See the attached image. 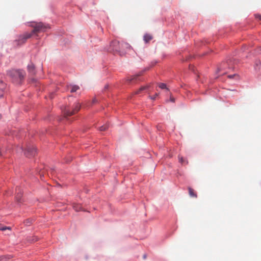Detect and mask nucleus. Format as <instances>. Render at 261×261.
<instances>
[{
    "instance_id": "9",
    "label": "nucleus",
    "mask_w": 261,
    "mask_h": 261,
    "mask_svg": "<svg viewBox=\"0 0 261 261\" xmlns=\"http://www.w3.org/2000/svg\"><path fill=\"white\" fill-rule=\"evenodd\" d=\"M28 69L29 72L31 74H35V67L33 63H30L28 65Z\"/></svg>"
},
{
    "instance_id": "10",
    "label": "nucleus",
    "mask_w": 261,
    "mask_h": 261,
    "mask_svg": "<svg viewBox=\"0 0 261 261\" xmlns=\"http://www.w3.org/2000/svg\"><path fill=\"white\" fill-rule=\"evenodd\" d=\"M152 38L153 37L152 35L149 34H146L144 35L143 37V39L145 43L149 42L150 40L152 39Z\"/></svg>"
},
{
    "instance_id": "1",
    "label": "nucleus",
    "mask_w": 261,
    "mask_h": 261,
    "mask_svg": "<svg viewBox=\"0 0 261 261\" xmlns=\"http://www.w3.org/2000/svg\"><path fill=\"white\" fill-rule=\"evenodd\" d=\"M130 47L131 46L127 43L121 42L120 43L117 40H114L110 44L109 51L123 56L125 54L126 51L129 49Z\"/></svg>"
},
{
    "instance_id": "5",
    "label": "nucleus",
    "mask_w": 261,
    "mask_h": 261,
    "mask_svg": "<svg viewBox=\"0 0 261 261\" xmlns=\"http://www.w3.org/2000/svg\"><path fill=\"white\" fill-rule=\"evenodd\" d=\"M10 75L15 79L20 81L23 79L24 73L20 70H13L11 72Z\"/></svg>"
},
{
    "instance_id": "25",
    "label": "nucleus",
    "mask_w": 261,
    "mask_h": 261,
    "mask_svg": "<svg viewBox=\"0 0 261 261\" xmlns=\"http://www.w3.org/2000/svg\"><path fill=\"white\" fill-rule=\"evenodd\" d=\"M258 52L259 53H261V46L259 47V48H258Z\"/></svg>"
},
{
    "instance_id": "3",
    "label": "nucleus",
    "mask_w": 261,
    "mask_h": 261,
    "mask_svg": "<svg viewBox=\"0 0 261 261\" xmlns=\"http://www.w3.org/2000/svg\"><path fill=\"white\" fill-rule=\"evenodd\" d=\"M32 36V34L26 33L23 35L20 36L18 39L16 41L17 45H20L25 42L27 40Z\"/></svg>"
},
{
    "instance_id": "8",
    "label": "nucleus",
    "mask_w": 261,
    "mask_h": 261,
    "mask_svg": "<svg viewBox=\"0 0 261 261\" xmlns=\"http://www.w3.org/2000/svg\"><path fill=\"white\" fill-rule=\"evenodd\" d=\"M227 66H228L227 63H223L221 64V65L220 66L219 68H218V71H224V72L223 73V74H224L227 72V71H226V69L227 67Z\"/></svg>"
},
{
    "instance_id": "12",
    "label": "nucleus",
    "mask_w": 261,
    "mask_h": 261,
    "mask_svg": "<svg viewBox=\"0 0 261 261\" xmlns=\"http://www.w3.org/2000/svg\"><path fill=\"white\" fill-rule=\"evenodd\" d=\"M189 194L190 197L193 198H197V195L195 192L194 190L190 187L188 188Z\"/></svg>"
},
{
    "instance_id": "26",
    "label": "nucleus",
    "mask_w": 261,
    "mask_h": 261,
    "mask_svg": "<svg viewBox=\"0 0 261 261\" xmlns=\"http://www.w3.org/2000/svg\"><path fill=\"white\" fill-rule=\"evenodd\" d=\"M233 75H229L228 77L229 78H232L233 77Z\"/></svg>"
},
{
    "instance_id": "24",
    "label": "nucleus",
    "mask_w": 261,
    "mask_h": 261,
    "mask_svg": "<svg viewBox=\"0 0 261 261\" xmlns=\"http://www.w3.org/2000/svg\"><path fill=\"white\" fill-rule=\"evenodd\" d=\"M170 100H171V101H172V102H174V101H175V99H174L173 97H171H171H170Z\"/></svg>"
},
{
    "instance_id": "16",
    "label": "nucleus",
    "mask_w": 261,
    "mask_h": 261,
    "mask_svg": "<svg viewBox=\"0 0 261 261\" xmlns=\"http://www.w3.org/2000/svg\"><path fill=\"white\" fill-rule=\"evenodd\" d=\"M6 84L2 81H0V90H4L6 88Z\"/></svg>"
},
{
    "instance_id": "14",
    "label": "nucleus",
    "mask_w": 261,
    "mask_h": 261,
    "mask_svg": "<svg viewBox=\"0 0 261 261\" xmlns=\"http://www.w3.org/2000/svg\"><path fill=\"white\" fill-rule=\"evenodd\" d=\"M73 208L76 211H80L82 210V207L80 204H74L73 205Z\"/></svg>"
},
{
    "instance_id": "21",
    "label": "nucleus",
    "mask_w": 261,
    "mask_h": 261,
    "mask_svg": "<svg viewBox=\"0 0 261 261\" xmlns=\"http://www.w3.org/2000/svg\"><path fill=\"white\" fill-rule=\"evenodd\" d=\"M158 93H155V95H153V96H150V98L152 100H154L156 98V97L158 96Z\"/></svg>"
},
{
    "instance_id": "15",
    "label": "nucleus",
    "mask_w": 261,
    "mask_h": 261,
    "mask_svg": "<svg viewBox=\"0 0 261 261\" xmlns=\"http://www.w3.org/2000/svg\"><path fill=\"white\" fill-rule=\"evenodd\" d=\"M179 161L180 163H181L182 164H188V161L185 160L182 157L179 156Z\"/></svg>"
},
{
    "instance_id": "7",
    "label": "nucleus",
    "mask_w": 261,
    "mask_h": 261,
    "mask_svg": "<svg viewBox=\"0 0 261 261\" xmlns=\"http://www.w3.org/2000/svg\"><path fill=\"white\" fill-rule=\"evenodd\" d=\"M16 199L17 201L19 202H20V199L22 195V190L19 187H17L16 189Z\"/></svg>"
},
{
    "instance_id": "17",
    "label": "nucleus",
    "mask_w": 261,
    "mask_h": 261,
    "mask_svg": "<svg viewBox=\"0 0 261 261\" xmlns=\"http://www.w3.org/2000/svg\"><path fill=\"white\" fill-rule=\"evenodd\" d=\"M79 89V87L76 85H74L71 87V92H74Z\"/></svg>"
},
{
    "instance_id": "22",
    "label": "nucleus",
    "mask_w": 261,
    "mask_h": 261,
    "mask_svg": "<svg viewBox=\"0 0 261 261\" xmlns=\"http://www.w3.org/2000/svg\"><path fill=\"white\" fill-rule=\"evenodd\" d=\"M255 17L256 18L258 19L259 20H261V15L260 14H255Z\"/></svg>"
},
{
    "instance_id": "19",
    "label": "nucleus",
    "mask_w": 261,
    "mask_h": 261,
    "mask_svg": "<svg viewBox=\"0 0 261 261\" xmlns=\"http://www.w3.org/2000/svg\"><path fill=\"white\" fill-rule=\"evenodd\" d=\"M6 229L10 230L11 228L9 227H6V226H0V230L2 231L6 230Z\"/></svg>"
},
{
    "instance_id": "29",
    "label": "nucleus",
    "mask_w": 261,
    "mask_h": 261,
    "mask_svg": "<svg viewBox=\"0 0 261 261\" xmlns=\"http://www.w3.org/2000/svg\"><path fill=\"white\" fill-rule=\"evenodd\" d=\"M141 75V74L137 75H136V76H139V75Z\"/></svg>"
},
{
    "instance_id": "18",
    "label": "nucleus",
    "mask_w": 261,
    "mask_h": 261,
    "mask_svg": "<svg viewBox=\"0 0 261 261\" xmlns=\"http://www.w3.org/2000/svg\"><path fill=\"white\" fill-rule=\"evenodd\" d=\"M158 86L162 89H166L167 90H168V89L167 88L166 85L164 83H160L159 84Z\"/></svg>"
},
{
    "instance_id": "20",
    "label": "nucleus",
    "mask_w": 261,
    "mask_h": 261,
    "mask_svg": "<svg viewBox=\"0 0 261 261\" xmlns=\"http://www.w3.org/2000/svg\"><path fill=\"white\" fill-rule=\"evenodd\" d=\"M108 128L107 125H103L99 127V130L100 131H105Z\"/></svg>"
},
{
    "instance_id": "13",
    "label": "nucleus",
    "mask_w": 261,
    "mask_h": 261,
    "mask_svg": "<svg viewBox=\"0 0 261 261\" xmlns=\"http://www.w3.org/2000/svg\"><path fill=\"white\" fill-rule=\"evenodd\" d=\"M149 87V85H146L145 86L141 87L136 92V94H138L141 93L142 91L148 89Z\"/></svg>"
},
{
    "instance_id": "27",
    "label": "nucleus",
    "mask_w": 261,
    "mask_h": 261,
    "mask_svg": "<svg viewBox=\"0 0 261 261\" xmlns=\"http://www.w3.org/2000/svg\"><path fill=\"white\" fill-rule=\"evenodd\" d=\"M95 101H96V99H93V103H94Z\"/></svg>"
},
{
    "instance_id": "4",
    "label": "nucleus",
    "mask_w": 261,
    "mask_h": 261,
    "mask_svg": "<svg viewBox=\"0 0 261 261\" xmlns=\"http://www.w3.org/2000/svg\"><path fill=\"white\" fill-rule=\"evenodd\" d=\"M81 108V106L79 103H76L74 106L73 109L72 111H70L69 110L65 109L64 111V114L65 117H68L71 116L74 114L75 113L77 112Z\"/></svg>"
},
{
    "instance_id": "28",
    "label": "nucleus",
    "mask_w": 261,
    "mask_h": 261,
    "mask_svg": "<svg viewBox=\"0 0 261 261\" xmlns=\"http://www.w3.org/2000/svg\"><path fill=\"white\" fill-rule=\"evenodd\" d=\"M144 258H146V255H144Z\"/></svg>"
},
{
    "instance_id": "6",
    "label": "nucleus",
    "mask_w": 261,
    "mask_h": 261,
    "mask_svg": "<svg viewBox=\"0 0 261 261\" xmlns=\"http://www.w3.org/2000/svg\"><path fill=\"white\" fill-rule=\"evenodd\" d=\"M36 153V148L32 146H29L27 147L24 152V154L28 158H31L35 155Z\"/></svg>"
},
{
    "instance_id": "23",
    "label": "nucleus",
    "mask_w": 261,
    "mask_h": 261,
    "mask_svg": "<svg viewBox=\"0 0 261 261\" xmlns=\"http://www.w3.org/2000/svg\"><path fill=\"white\" fill-rule=\"evenodd\" d=\"M24 223H25L26 225H29L31 223V221L28 219V220H27Z\"/></svg>"
},
{
    "instance_id": "11",
    "label": "nucleus",
    "mask_w": 261,
    "mask_h": 261,
    "mask_svg": "<svg viewBox=\"0 0 261 261\" xmlns=\"http://www.w3.org/2000/svg\"><path fill=\"white\" fill-rule=\"evenodd\" d=\"M13 256L11 255H5L0 256V261H8L12 258Z\"/></svg>"
},
{
    "instance_id": "2",
    "label": "nucleus",
    "mask_w": 261,
    "mask_h": 261,
    "mask_svg": "<svg viewBox=\"0 0 261 261\" xmlns=\"http://www.w3.org/2000/svg\"><path fill=\"white\" fill-rule=\"evenodd\" d=\"M32 27L34 28L33 30L30 33L32 34V36L36 35L40 32H43L49 28L48 25H45L42 22H38L32 25Z\"/></svg>"
}]
</instances>
